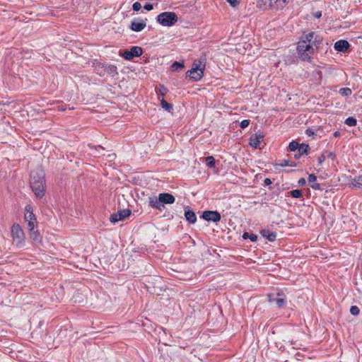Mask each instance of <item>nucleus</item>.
Here are the masks:
<instances>
[{"mask_svg":"<svg viewBox=\"0 0 362 362\" xmlns=\"http://www.w3.org/2000/svg\"><path fill=\"white\" fill-rule=\"evenodd\" d=\"M305 133L308 136H313L315 134L314 132L312 129H307Z\"/></svg>","mask_w":362,"mask_h":362,"instance_id":"4c0bfd02","label":"nucleus"},{"mask_svg":"<svg viewBox=\"0 0 362 362\" xmlns=\"http://www.w3.org/2000/svg\"><path fill=\"white\" fill-rule=\"evenodd\" d=\"M25 220L28 222V227L30 223L35 225V217L33 212V207L30 205H27L25 209Z\"/></svg>","mask_w":362,"mask_h":362,"instance_id":"9b49d317","label":"nucleus"},{"mask_svg":"<svg viewBox=\"0 0 362 362\" xmlns=\"http://www.w3.org/2000/svg\"><path fill=\"white\" fill-rule=\"evenodd\" d=\"M231 6H235L238 4V0H226Z\"/></svg>","mask_w":362,"mask_h":362,"instance_id":"f704fd0d","label":"nucleus"},{"mask_svg":"<svg viewBox=\"0 0 362 362\" xmlns=\"http://www.w3.org/2000/svg\"><path fill=\"white\" fill-rule=\"evenodd\" d=\"M45 175L41 168H37L31 173L30 187L37 198H42L45 195Z\"/></svg>","mask_w":362,"mask_h":362,"instance_id":"f03ea898","label":"nucleus"},{"mask_svg":"<svg viewBox=\"0 0 362 362\" xmlns=\"http://www.w3.org/2000/svg\"><path fill=\"white\" fill-rule=\"evenodd\" d=\"M177 16L173 12H163L157 16V21L163 26H172L177 21Z\"/></svg>","mask_w":362,"mask_h":362,"instance_id":"20e7f679","label":"nucleus"},{"mask_svg":"<svg viewBox=\"0 0 362 362\" xmlns=\"http://www.w3.org/2000/svg\"><path fill=\"white\" fill-rule=\"evenodd\" d=\"M339 93L341 95L348 96L351 94L352 91L349 88H342L339 89Z\"/></svg>","mask_w":362,"mask_h":362,"instance_id":"4be33fe9","label":"nucleus"},{"mask_svg":"<svg viewBox=\"0 0 362 362\" xmlns=\"http://www.w3.org/2000/svg\"><path fill=\"white\" fill-rule=\"evenodd\" d=\"M243 238L244 239H247V238H249L252 242H255L257 240V235H255L254 234L249 235L248 233H245L243 235Z\"/></svg>","mask_w":362,"mask_h":362,"instance_id":"bb28decb","label":"nucleus"},{"mask_svg":"<svg viewBox=\"0 0 362 362\" xmlns=\"http://www.w3.org/2000/svg\"><path fill=\"white\" fill-rule=\"evenodd\" d=\"M288 148L290 151H294L299 148V144L298 142L292 141L289 144Z\"/></svg>","mask_w":362,"mask_h":362,"instance_id":"c85d7f7f","label":"nucleus"},{"mask_svg":"<svg viewBox=\"0 0 362 362\" xmlns=\"http://www.w3.org/2000/svg\"><path fill=\"white\" fill-rule=\"evenodd\" d=\"M263 136L260 134H255L250 138V145L253 148H257L263 141Z\"/></svg>","mask_w":362,"mask_h":362,"instance_id":"4468645a","label":"nucleus"},{"mask_svg":"<svg viewBox=\"0 0 362 362\" xmlns=\"http://www.w3.org/2000/svg\"><path fill=\"white\" fill-rule=\"evenodd\" d=\"M321 16H322V13H321V12H320V11H317V12H316V13H315V16L316 18H320V17H321Z\"/></svg>","mask_w":362,"mask_h":362,"instance_id":"ea45409f","label":"nucleus"},{"mask_svg":"<svg viewBox=\"0 0 362 362\" xmlns=\"http://www.w3.org/2000/svg\"><path fill=\"white\" fill-rule=\"evenodd\" d=\"M206 165L211 168L214 167L215 165V159L213 156H208L206 158Z\"/></svg>","mask_w":362,"mask_h":362,"instance_id":"a878e982","label":"nucleus"},{"mask_svg":"<svg viewBox=\"0 0 362 362\" xmlns=\"http://www.w3.org/2000/svg\"><path fill=\"white\" fill-rule=\"evenodd\" d=\"M345 124H347L348 126L349 127H354L356 124V119H354V117H348L346 120H345Z\"/></svg>","mask_w":362,"mask_h":362,"instance_id":"b1692460","label":"nucleus"},{"mask_svg":"<svg viewBox=\"0 0 362 362\" xmlns=\"http://www.w3.org/2000/svg\"><path fill=\"white\" fill-rule=\"evenodd\" d=\"M160 105H161V107L164 110H168V111H170L172 109V107H173V105L171 104L168 103L164 99L161 100Z\"/></svg>","mask_w":362,"mask_h":362,"instance_id":"412c9836","label":"nucleus"},{"mask_svg":"<svg viewBox=\"0 0 362 362\" xmlns=\"http://www.w3.org/2000/svg\"><path fill=\"white\" fill-rule=\"evenodd\" d=\"M290 194L294 198H299L302 195V192L299 189H293L290 192Z\"/></svg>","mask_w":362,"mask_h":362,"instance_id":"cd10ccee","label":"nucleus"},{"mask_svg":"<svg viewBox=\"0 0 362 362\" xmlns=\"http://www.w3.org/2000/svg\"><path fill=\"white\" fill-rule=\"evenodd\" d=\"M270 302H275L279 307L285 305V295L282 293H278L276 295L272 293L269 295Z\"/></svg>","mask_w":362,"mask_h":362,"instance_id":"1a4fd4ad","label":"nucleus"},{"mask_svg":"<svg viewBox=\"0 0 362 362\" xmlns=\"http://www.w3.org/2000/svg\"><path fill=\"white\" fill-rule=\"evenodd\" d=\"M204 69V60L196 59L192 64V69L187 72V76L193 81H198L203 77Z\"/></svg>","mask_w":362,"mask_h":362,"instance_id":"7ed1b4c3","label":"nucleus"},{"mask_svg":"<svg viewBox=\"0 0 362 362\" xmlns=\"http://www.w3.org/2000/svg\"><path fill=\"white\" fill-rule=\"evenodd\" d=\"M305 183H306V180H305V179H304V178H300V179L298 180V184H299L300 185H305Z\"/></svg>","mask_w":362,"mask_h":362,"instance_id":"e433bc0d","label":"nucleus"},{"mask_svg":"<svg viewBox=\"0 0 362 362\" xmlns=\"http://www.w3.org/2000/svg\"><path fill=\"white\" fill-rule=\"evenodd\" d=\"M318 160H319V163H321L325 160V156H321L320 157H319Z\"/></svg>","mask_w":362,"mask_h":362,"instance_id":"a19ab883","label":"nucleus"},{"mask_svg":"<svg viewBox=\"0 0 362 362\" xmlns=\"http://www.w3.org/2000/svg\"><path fill=\"white\" fill-rule=\"evenodd\" d=\"M148 203L149 206H151L152 208L162 210L164 208V205L161 204V202L160 200V196L158 195V197H156L155 196L150 197L148 198Z\"/></svg>","mask_w":362,"mask_h":362,"instance_id":"f8f14e48","label":"nucleus"},{"mask_svg":"<svg viewBox=\"0 0 362 362\" xmlns=\"http://www.w3.org/2000/svg\"><path fill=\"white\" fill-rule=\"evenodd\" d=\"M11 232L13 243L18 247L22 246L24 243L25 235L20 225L18 223H14L11 227Z\"/></svg>","mask_w":362,"mask_h":362,"instance_id":"39448f33","label":"nucleus"},{"mask_svg":"<svg viewBox=\"0 0 362 362\" xmlns=\"http://www.w3.org/2000/svg\"><path fill=\"white\" fill-rule=\"evenodd\" d=\"M184 67V64L177 62H174L172 66L171 69L173 71H176L179 69H181Z\"/></svg>","mask_w":362,"mask_h":362,"instance_id":"5701e85b","label":"nucleus"},{"mask_svg":"<svg viewBox=\"0 0 362 362\" xmlns=\"http://www.w3.org/2000/svg\"><path fill=\"white\" fill-rule=\"evenodd\" d=\"M356 185L362 186V175L355 179Z\"/></svg>","mask_w":362,"mask_h":362,"instance_id":"72a5a7b5","label":"nucleus"},{"mask_svg":"<svg viewBox=\"0 0 362 362\" xmlns=\"http://www.w3.org/2000/svg\"><path fill=\"white\" fill-rule=\"evenodd\" d=\"M317 177L315 175L310 174L308 176V182L310 187L315 189H320V185L316 182Z\"/></svg>","mask_w":362,"mask_h":362,"instance_id":"6ab92c4d","label":"nucleus"},{"mask_svg":"<svg viewBox=\"0 0 362 362\" xmlns=\"http://www.w3.org/2000/svg\"><path fill=\"white\" fill-rule=\"evenodd\" d=\"M288 0H261L260 6L263 5L265 8H283Z\"/></svg>","mask_w":362,"mask_h":362,"instance_id":"423d86ee","label":"nucleus"},{"mask_svg":"<svg viewBox=\"0 0 362 362\" xmlns=\"http://www.w3.org/2000/svg\"><path fill=\"white\" fill-rule=\"evenodd\" d=\"M359 312H360L359 308L356 305H353L350 308V313L353 315H358L359 314Z\"/></svg>","mask_w":362,"mask_h":362,"instance_id":"c756f323","label":"nucleus"},{"mask_svg":"<svg viewBox=\"0 0 362 362\" xmlns=\"http://www.w3.org/2000/svg\"><path fill=\"white\" fill-rule=\"evenodd\" d=\"M159 94L161 95H164L167 93V88L163 86L160 85L158 88Z\"/></svg>","mask_w":362,"mask_h":362,"instance_id":"7c9ffc66","label":"nucleus"},{"mask_svg":"<svg viewBox=\"0 0 362 362\" xmlns=\"http://www.w3.org/2000/svg\"><path fill=\"white\" fill-rule=\"evenodd\" d=\"M202 217L208 221L218 222L221 220V215L217 211H207L203 213Z\"/></svg>","mask_w":362,"mask_h":362,"instance_id":"9d476101","label":"nucleus"},{"mask_svg":"<svg viewBox=\"0 0 362 362\" xmlns=\"http://www.w3.org/2000/svg\"><path fill=\"white\" fill-rule=\"evenodd\" d=\"M185 216L186 219L192 223H195L197 221V217H196L194 212H193L190 210H186L185 211Z\"/></svg>","mask_w":362,"mask_h":362,"instance_id":"aec40b11","label":"nucleus"},{"mask_svg":"<svg viewBox=\"0 0 362 362\" xmlns=\"http://www.w3.org/2000/svg\"><path fill=\"white\" fill-rule=\"evenodd\" d=\"M281 166H288V165H289L288 160H284L282 161V163H281Z\"/></svg>","mask_w":362,"mask_h":362,"instance_id":"58836bf2","label":"nucleus"},{"mask_svg":"<svg viewBox=\"0 0 362 362\" xmlns=\"http://www.w3.org/2000/svg\"><path fill=\"white\" fill-rule=\"evenodd\" d=\"M143 50L141 47L134 46L130 50L124 51L122 56L127 60H132L135 57H139L142 54Z\"/></svg>","mask_w":362,"mask_h":362,"instance_id":"0eeeda50","label":"nucleus"},{"mask_svg":"<svg viewBox=\"0 0 362 362\" xmlns=\"http://www.w3.org/2000/svg\"><path fill=\"white\" fill-rule=\"evenodd\" d=\"M298 151L300 154H307L308 151V146L305 144H302L299 146Z\"/></svg>","mask_w":362,"mask_h":362,"instance_id":"393cba45","label":"nucleus"},{"mask_svg":"<svg viewBox=\"0 0 362 362\" xmlns=\"http://www.w3.org/2000/svg\"><path fill=\"white\" fill-rule=\"evenodd\" d=\"M265 182H266L267 184H268V183H270V182H271V181H270V180H269V179H266V180H265Z\"/></svg>","mask_w":362,"mask_h":362,"instance_id":"37998d69","label":"nucleus"},{"mask_svg":"<svg viewBox=\"0 0 362 362\" xmlns=\"http://www.w3.org/2000/svg\"><path fill=\"white\" fill-rule=\"evenodd\" d=\"M144 8H145L146 10H147V11H151V10H152V9H153V5H151V4H146V5L144 6Z\"/></svg>","mask_w":362,"mask_h":362,"instance_id":"c9c22d12","label":"nucleus"},{"mask_svg":"<svg viewBox=\"0 0 362 362\" xmlns=\"http://www.w3.org/2000/svg\"><path fill=\"white\" fill-rule=\"evenodd\" d=\"M261 234L262 235L263 237H264L268 240L272 241V242L274 241L276 238V233L274 232H272L269 230H263L261 232Z\"/></svg>","mask_w":362,"mask_h":362,"instance_id":"a211bd4d","label":"nucleus"},{"mask_svg":"<svg viewBox=\"0 0 362 362\" xmlns=\"http://www.w3.org/2000/svg\"><path fill=\"white\" fill-rule=\"evenodd\" d=\"M35 224L30 223L28 227L30 230V238L35 243H40L41 240V237L40 235L39 232L37 230H35Z\"/></svg>","mask_w":362,"mask_h":362,"instance_id":"2eb2a0df","label":"nucleus"},{"mask_svg":"<svg viewBox=\"0 0 362 362\" xmlns=\"http://www.w3.org/2000/svg\"><path fill=\"white\" fill-rule=\"evenodd\" d=\"M161 204H172L175 202V197L169 193L159 194Z\"/></svg>","mask_w":362,"mask_h":362,"instance_id":"ddd939ff","label":"nucleus"},{"mask_svg":"<svg viewBox=\"0 0 362 362\" xmlns=\"http://www.w3.org/2000/svg\"><path fill=\"white\" fill-rule=\"evenodd\" d=\"M334 135V136H338L339 135V132H335Z\"/></svg>","mask_w":362,"mask_h":362,"instance_id":"79ce46f5","label":"nucleus"},{"mask_svg":"<svg viewBox=\"0 0 362 362\" xmlns=\"http://www.w3.org/2000/svg\"><path fill=\"white\" fill-rule=\"evenodd\" d=\"M133 10L135 11H138L141 9V5L140 3L139 2H135L134 4H133Z\"/></svg>","mask_w":362,"mask_h":362,"instance_id":"473e14b6","label":"nucleus"},{"mask_svg":"<svg viewBox=\"0 0 362 362\" xmlns=\"http://www.w3.org/2000/svg\"><path fill=\"white\" fill-rule=\"evenodd\" d=\"M322 42V37L315 32L303 35L297 46L299 57L303 61H309Z\"/></svg>","mask_w":362,"mask_h":362,"instance_id":"f257e3e1","label":"nucleus"},{"mask_svg":"<svg viewBox=\"0 0 362 362\" xmlns=\"http://www.w3.org/2000/svg\"><path fill=\"white\" fill-rule=\"evenodd\" d=\"M131 214L129 209H124L111 215L110 219L112 222H117L129 216Z\"/></svg>","mask_w":362,"mask_h":362,"instance_id":"6e6552de","label":"nucleus"},{"mask_svg":"<svg viewBox=\"0 0 362 362\" xmlns=\"http://www.w3.org/2000/svg\"><path fill=\"white\" fill-rule=\"evenodd\" d=\"M249 124H250L249 120H247V119H244V120H243V121L240 122V127H241L242 129H245V128H246V127L249 125Z\"/></svg>","mask_w":362,"mask_h":362,"instance_id":"2f4dec72","label":"nucleus"},{"mask_svg":"<svg viewBox=\"0 0 362 362\" xmlns=\"http://www.w3.org/2000/svg\"><path fill=\"white\" fill-rule=\"evenodd\" d=\"M350 45L346 40H339L334 43V49L339 52H346Z\"/></svg>","mask_w":362,"mask_h":362,"instance_id":"f3484780","label":"nucleus"},{"mask_svg":"<svg viewBox=\"0 0 362 362\" xmlns=\"http://www.w3.org/2000/svg\"><path fill=\"white\" fill-rule=\"evenodd\" d=\"M146 23L144 21H133L131 24V29L135 32H139L144 30Z\"/></svg>","mask_w":362,"mask_h":362,"instance_id":"dca6fc26","label":"nucleus"}]
</instances>
